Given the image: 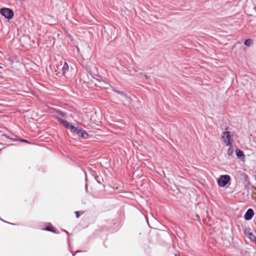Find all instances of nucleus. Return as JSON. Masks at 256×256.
<instances>
[{
  "label": "nucleus",
  "instance_id": "obj_1",
  "mask_svg": "<svg viewBox=\"0 0 256 256\" xmlns=\"http://www.w3.org/2000/svg\"><path fill=\"white\" fill-rule=\"evenodd\" d=\"M54 118L62 126L70 130V132L82 138H88L90 136L89 134L82 128L80 126H76L72 123L68 122L67 120L62 119L59 116H56Z\"/></svg>",
  "mask_w": 256,
  "mask_h": 256
},
{
  "label": "nucleus",
  "instance_id": "obj_2",
  "mask_svg": "<svg viewBox=\"0 0 256 256\" xmlns=\"http://www.w3.org/2000/svg\"><path fill=\"white\" fill-rule=\"evenodd\" d=\"M230 180L231 177L228 174L220 175L216 180L218 185L221 188L226 186L227 185L229 186Z\"/></svg>",
  "mask_w": 256,
  "mask_h": 256
},
{
  "label": "nucleus",
  "instance_id": "obj_3",
  "mask_svg": "<svg viewBox=\"0 0 256 256\" xmlns=\"http://www.w3.org/2000/svg\"><path fill=\"white\" fill-rule=\"evenodd\" d=\"M0 14L8 20L12 19L14 16L13 10L8 8H0Z\"/></svg>",
  "mask_w": 256,
  "mask_h": 256
},
{
  "label": "nucleus",
  "instance_id": "obj_4",
  "mask_svg": "<svg viewBox=\"0 0 256 256\" xmlns=\"http://www.w3.org/2000/svg\"><path fill=\"white\" fill-rule=\"evenodd\" d=\"M230 132L225 130L222 132V138L226 146L232 145L234 142Z\"/></svg>",
  "mask_w": 256,
  "mask_h": 256
},
{
  "label": "nucleus",
  "instance_id": "obj_5",
  "mask_svg": "<svg viewBox=\"0 0 256 256\" xmlns=\"http://www.w3.org/2000/svg\"><path fill=\"white\" fill-rule=\"evenodd\" d=\"M74 70V68L72 66L70 68V66L66 62H64L62 68V74L65 76H70V72Z\"/></svg>",
  "mask_w": 256,
  "mask_h": 256
},
{
  "label": "nucleus",
  "instance_id": "obj_6",
  "mask_svg": "<svg viewBox=\"0 0 256 256\" xmlns=\"http://www.w3.org/2000/svg\"><path fill=\"white\" fill-rule=\"evenodd\" d=\"M254 210L252 208H248L246 212L244 215V219L246 220H251L254 216Z\"/></svg>",
  "mask_w": 256,
  "mask_h": 256
},
{
  "label": "nucleus",
  "instance_id": "obj_7",
  "mask_svg": "<svg viewBox=\"0 0 256 256\" xmlns=\"http://www.w3.org/2000/svg\"><path fill=\"white\" fill-rule=\"evenodd\" d=\"M2 136H4L6 138H8L10 140H11L12 142H18V139L20 138V137L14 134H3L2 135Z\"/></svg>",
  "mask_w": 256,
  "mask_h": 256
},
{
  "label": "nucleus",
  "instance_id": "obj_8",
  "mask_svg": "<svg viewBox=\"0 0 256 256\" xmlns=\"http://www.w3.org/2000/svg\"><path fill=\"white\" fill-rule=\"evenodd\" d=\"M91 174L98 184H102V182H103V178L102 176L98 175L95 171H92L91 172Z\"/></svg>",
  "mask_w": 256,
  "mask_h": 256
},
{
  "label": "nucleus",
  "instance_id": "obj_9",
  "mask_svg": "<svg viewBox=\"0 0 256 256\" xmlns=\"http://www.w3.org/2000/svg\"><path fill=\"white\" fill-rule=\"evenodd\" d=\"M42 230L50 232L54 234L58 233V230L56 228H54L50 224L49 226L44 227Z\"/></svg>",
  "mask_w": 256,
  "mask_h": 256
},
{
  "label": "nucleus",
  "instance_id": "obj_10",
  "mask_svg": "<svg viewBox=\"0 0 256 256\" xmlns=\"http://www.w3.org/2000/svg\"><path fill=\"white\" fill-rule=\"evenodd\" d=\"M90 75L92 76V77L93 78H94L96 79V80L98 81V82H101V81H104V80L103 79V78L100 76L98 74H97V73H94V72H90Z\"/></svg>",
  "mask_w": 256,
  "mask_h": 256
},
{
  "label": "nucleus",
  "instance_id": "obj_11",
  "mask_svg": "<svg viewBox=\"0 0 256 256\" xmlns=\"http://www.w3.org/2000/svg\"><path fill=\"white\" fill-rule=\"evenodd\" d=\"M236 156L240 159H242L244 158V154L243 151L240 150L238 148H236Z\"/></svg>",
  "mask_w": 256,
  "mask_h": 256
},
{
  "label": "nucleus",
  "instance_id": "obj_12",
  "mask_svg": "<svg viewBox=\"0 0 256 256\" xmlns=\"http://www.w3.org/2000/svg\"><path fill=\"white\" fill-rule=\"evenodd\" d=\"M118 94L124 98L128 101L131 100V98L128 96L126 93L124 91H120V92H118Z\"/></svg>",
  "mask_w": 256,
  "mask_h": 256
},
{
  "label": "nucleus",
  "instance_id": "obj_13",
  "mask_svg": "<svg viewBox=\"0 0 256 256\" xmlns=\"http://www.w3.org/2000/svg\"><path fill=\"white\" fill-rule=\"evenodd\" d=\"M252 41L250 38L246 39L244 42V44L248 47L252 45Z\"/></svg>",
  "mask_w": 256,
  "mask_h": 256
},
{
  "label": "nucleus",
  "instance_id": "obj_14",
  "mask_svg": "<svg viewBox=\"0 0 256 256\" xmlns=\"http://www.w3.org/2000/svg\"><path fill=\"white\" fill-rule=\"evenodd\" d=\"M244 180H245V182L246 183V185H245L246 188H249L248 186L250 184V180L248 176L246 175V176L244 177Z\"/></svg>",
  "mask_w": 256,
  "mask_h": 256
},
{
  "label": "nucleus",
  "instance_id": "obj_15",
  "mask_svg": "<svg viewBox=\"0 0 256 256\" xmlns=\"http://www.w3.org/2000/svg\"><path fill=\"white\" fill-rule=\"evenodd\" d=\"M228 146H229V148L228 150L227 154L228 156H231L234 153L232 144V145H228Z\"/></svg>",
  "mask_w": 256,
  "mask_h": 256
},
{
  "label": "nucleus",
  "instance_id": "obj_16",
  "mask_svg": "<svg viewBox=\"0 0 256 256\" xmlns=\"http://www.w3.org/2000/svg\"><path fill=\"white\" fill-rule=\"evenodd\" d=\"M18 142H24L26 144H31V142H30V141L26 140V139H24V138H20L18 139Z\"/></svg>",
  "mask_w": 256,
  "mask_h": 256
},
{
  "label": "nucleus",
  "instance_id": "obj_17",
  "mask_svg": "<svg viewBox=\"0 0 256 256\" xmlns=\"http://www.w3.org/2000/svg\"><path fill=\"white\" fill-rule=\"evenodd\" d=\"M74 213L76 214V218H78L84 212L81 211H76Z\"/></svg>",
  "mask_w": 256,
  "mask_h": 256
},
{
  "label": "nucleus",
  "instance_id": "obj_18",
  "mask_svg": "<svg viewBox=\"0 0 256 256\" xmlns=\"http://www.w3.org/2000/svg\"><path fill=\"white\" fill-rule=\"evenodd\" d=\"M248 237L252 241H253L252 238H254V237H256V236H254L252 232H250L248 233Z\"/></svg>",
  "mask_w": 256,
  "mask_h": 256
},
{
  "label": "nucleus",
  "instance_id": "obj_19",
  "mask_svg": "<svg viewBox=\"0 0 256 256\" xmlns=\"http://www.w3.org/2000/svg\"><path fill=\"white\" fill-rule=\"evenodd\" d=\"M57 114L61 116L62 117H64L66 116V114L60 110H58Z\"/></svg>",
  "mask_w": 256,
  "mask_h": 256
},
{
  "label": "nucleus",
  "instance_id": "obj_20",
  "mask_svg": "<svg viewBox=\"0 0 256 256\" xmlns=\"http://www.w3.org/2000/svg\"><path fill=\"white\" fill-rule=\"evenodd\" d=\"M140 75L142 77H144V78H146V79H148L149 78V76H147L146 74H143L142 72H141L140 74Z\"/></svg>",
  "mask_w": 256,
  "mask_h": 256
},
{
  "label": "nucleus",
  "instance_id": "obj_21",
  "mask_svg": "<svg viewBox=\"0 0 256 256\" xmlns=\"http://www.w3.org/2000/svg\"><path fill=\"white\" fill-rule=\"evenodd\" d=\"M0 220H1L2 222H5V223H7V224H12V225H16V224H13V223H10V222H6L4 220H3L0 217Z\"/></svg>",
  "mask_w": 256,
  "mask_h": 256
},
{
  "label": "nucleus",
  "instance_id": "obj_22",
  "mask_svg": "<svg viewBox=\"0 0 256 256\" xmlns=\"http://www.w3.org/2000/svg\"><path fill=\"white\" fill-rule=\"evenodd\" d=\"M112 91L118 94V92H120V90H117L116 88H112Z\"/></svg>",
  "mask_w": 256,
  "mask_h": 256
},
{
  "label": "nucleus",
  "instance_id": "obj_23",
  "mask_svg": "<svg viewBox=\"0 0 256 256\" xmlns=\"http://www.w3.org/2000/svg\"><path fill=\"white\" fill-rule=\"evenodd\" d=\"M84 188L86 192H88V184L87 183L86 184Z\"/></svg>",
  "mask_w": 256,
  "mask_h": 256
},
{
  "label": "nucleus",
  "instance_id": "obj_24",
  "mask_svg": "<svg viewBox=\"0 0 256 256\" xmlns=\"http://www.w3.org/2000/svg\"><path fill=\"white\" fill-rule=\"evenodd\" d=\"M85 181H86V184L87 183L88 184V178H87V175L86 174H85Z\"/></svg>",
  "mask_w": 256,
  "mask_h": 256
},
{
  "label": "nucleus",
  "instance_id": "obj_25",
  "mask_svg": "<svg viewBox=\"0 0 256 256\" xmlns=\"http://www.w3.org/2000/svg\"><path fill=\"white\" fill-rule=\"evenodd\" d=\"M252 240H253V242H254L256 244V237H254V238H252Z\"/></svg>",
  "mask_w": 256,
  "mask_h": 256
},
{
  "label": "nucleus",
  "instance_id": "obj_26",
  "mask_svg": "<svg viewBox=\"0 0 256 256\" xmlns=\"http://www.w3.org/2000/svg\"><path fill=\"white\" fill-rule=\"evenodd\" d=\"M196 218H197L198 220H200V216L198 214H196Z\"/></svg>",
  "mask_w": 256,
  "mask_h": 256
},
{
  "label": "nucleus",
  "instance_id": "obj_27",
  "mask_svg": "<svg viewBox=\"0 0 256 256\" xmlns=\"http://www.w3.org/2000/svg\"><path fill=\"white\" fill-rule=\"evenodd\" d=\"M76 252L75 253H72V256H74L76 254Z\"/></svg>",
  "mask_w": 256,
  "mask_h": 256
},
{
  "label": "nucleus",
  "instance_id": "obj_28",
  "mask_svg": "<svg viewBox=\"0 0 256 256\" xmlns=\"http://www.w3.org/2000/svg\"><path fill=\"white\" fill-rule=\"evenodd\" d=\"M65 232H66L67 234H68L66 230H65Z\"/></svg>",
  "mask_w": 256,
  "mask_h": 256
},
{
  "label": "nucleus",
  "instance_id": "obj_29",
  "mask_svg": "<svg viewBox=\"0 0 256 256\" xmlns=\"http://www.w3.org/2000/svg\"><path fill=\"white\" fill-rule=\"evenodd\" d=\"M0 68H2L1 66H0Z\"/></svg>",
  "mask_w": 256,
  "mask_h": 256
},
{
  "label": "nucleus",
  "instance_id": "obj_30",
  "mask_svg": "<svg viewBox=\"0 0 256 256\" xmlns=\"http://www.w3.org/2000/svg\"><path fill=\"white\" fill-rule=\"evenodd\" d=\"M175 256H178L177 254H175Z\"/></svg>",
  "mask_w": 256,
  "mask_h": 256
},
{
  "label": "nucleus",
  "instance_id": "obj_31",
  "mask_svg": "<svg viewBox=\"0 0 256 256\" xmlns=\"http://www.w3.org/2000/svg\"><path fill=\"white\" fill-rule=\"evenodd\" d=\"M2 149H0V151L2 150Z\"/></svg>",
  "mask_w": 256,
  "mask_h": 256
}]
</instances>
